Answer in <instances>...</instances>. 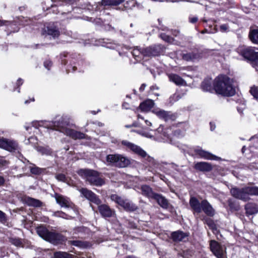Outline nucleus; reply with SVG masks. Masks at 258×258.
<instances>
[{
  "label": "nucleus",
  "mask_w": 258,
  "mask_h": 258,
  "mask_svg": "<svg viewBox=\"0 0 258 258\" xmlns=\"http://www.w3.org/2000/svg\"><path fill=\"white\" fill-rule=\"evenodd\" d=\"M68 125L69 121L66 117L57 116L54 120L52 121L47 120L33 121L30 124L26 125L25 128L28 131L29 130H31L33 127L37 129L39 126H43L59 131L74 140L87 139V136L85 134L68 128L67 127Z\"/></svg>",
  "instance_id": "f257e3e1"
},
{
  "label": "nucleus",
  "mask_w": 258,
  "mask_h": 258,
  "mask_svg": "<svg viewBox=\"0 0 258 258\" xmlns=\"http://www.w3.org/2000/svg\"><path fill=\"white\" fill-rule=\"evenodd\" d=\"M233 80L225 75H219L214 82V88L217 94L223 96H232L235 93L233 85Z\"/></svg>",
  "instance_id": "f03ea898"
},
{
  "label": "nucleus",
  "mask_w": 258,
  "mask_h": 258,
  "mask_svg": "<svg viewBox=\"0 0 258 258\" xmlns=\"http://www.w3.org/2000/svg\"><path fill=\"white\" fill-rule=\"evenodd\" d=\"M78 173L91 185L100 186L105 184L104 180L99 176V173L96 171L81 169L78 170Z\"/></svg>",
  "instance_id": "7ed1b4c3"
},
{
  "label": "nucleus",
  "mask_w": 258,
  "mask_h": 258,
  "mask_svg": "<svg viewBox=\"0 0 258 258\" xmlns=\"http://www.w3.org/2000/svg\"><path fill=\"white\" fill-rule=\"evenodd\" d=\"M36 232L42 239L54 244L64 240V237L62 235L54 231H50L43 226L37 227Z\"/></svg>",
  "instance_id": "20e7f679"
},
{
  "label": "nucleus",
  "mask_w": 258,
  "mask_h": 258,
  "mask_svg": "<svg viewBox=\"0 0 258 258\" xmlns=\"http://www.w3.org/2000/svg\"><path fill=\"white\" fill-rule=\"evenodd\" d=\"M106 159L109 164L119 168L127 167L131 164L128 158L120 154H110L106 156Z\"/></svg>",
  "instance_id": "39448f33"
},
{
  "label": "nucleus",
  "mask_w": 258,
  "mask_h": 258,
  "mask_svg": "<svg viewBox=\"0 0 258 258\" xmlns=\"http://www.w3.org/2000/svg\"><path fill=\"white\" fill-rule=\"evenodd\" d=\"M202 210L210 217H213L215 214V210L207 201H203L200 203L199 201L195 198V211L200 212Z\"/></svg>",
  "instance_id": "423d86ee"
},
{
  "label": "nucleus",
  "mask_w": 258,
  "mask_h": 258,
  "mask_svg": "<svg viewBox=\"0 0 258 258\" xmlns=\"http://www.w3.org/2000/svg\"><path fill=\"white\" fill-rule=\"evenodd\" d=\"M110 198L127 211L133 212L138 209L137 206L133 202L128 200H124L116 195H112Z\"/></svg>",
  "instance_id": "0eeeda50"
},
{
  "label": "nucleus",
  "mask_w": 258,
  "mask_h": 258,
  "mask_svg": "<svg viewBox=\"0 0 258 258\" xmlns=\"http://www.w3.org/2000/svg\"><path fill=\"white\" fill-rule=\"evenodd\" d=\"M165 50L163 45L160 44L152 45L144 48V55L147 57L158 56L162 54Z\"/></svg>",
  "instance_id": "6e6552de"
},
{
  "label": "nucleus",
  "mask_w": 258,
  "mask_h": 258,
  "mask_svg": "<svg viewBox=\"0 0 258 258\" xmlns=\"http://www.w3.org/2000/svg\"><path fill=\"white\" fill-rule=\"evenodd\" d=\"M210 247L211 251L217 258H224L225 251L218 242L211 240L210 241Z\"/></svg>",
  "instance_id": "1a4fd4ad"
},
{
  "label": "nucleus",
  "mask_w": 258,
  "mask_h": 258,
  "mask_svg": "<svg viewBox=\"0 0 258 258\" xmlns=\"http://www.w3.org/2000/svg\"><path fill=\"white\" fill-rule=\"evenodd\" d=\"M121 144L122 145L131 150L134 153L144 158L147 156V154L146 151L137 145H135L126 140L122 141L121 142Z\"/></svg>",
  "instance_id": "9d476101"
},
{
  "label": "nucleus",
  "mask_w": 258,
  "mask_h": 258,
  "mask_svg": "<svg viewBox=\"0 0 258 258\" xmlns=\"http://www.w3.org/2000/svg\"><path fill=\"white\" fill-rule=\"evenodd\" d=\"M231 195L236 199L241 200L243 201H247L249 200V197H247L245 190V187L239 188L237 187H233L230 189Z\"/></svg>",
  "instance_id": "9b49d317"
},
{
  "label": "nucleus",
  "mask_w": 258,
  "mask_h": 258,
  "mask_svg": "<svg viewBox=\"0 0 258 258\" xmlns=\"http://www.w3.org/2000/svg\"><path fill=\"white\" fill-rule=\"evenodd\" d=\"M81 194L90 202L99 205L101 204V200L99 199L98 196L87 188H83L80 190Z\"/></svg>",
  "instance_id": "f8f14e48"
},
{
  "label": "nucleus",
  "mask_w": 258,
  "mask_h": 258,
  "mask_svg": "<svg viewBox=\"0 0 258 258\" xmlns=\"http://www.w3.org/2000/svg\"><path fill=\"white\" fill-rule=\"evenodd\" d=\"M153 112L160 118L164 119L165 121L174 120L176 116L171 112L166 111L160 109H155Z\"/></svg>",
  "instance_id": "ddd939ff"
},
{
  "label": "nucleus",
  "mask_w": 258,
  "mask_h": 258,
  "mask_svg": "<svg viewBox=\"0 0 258 258\" xmlns=\"http://www.w3.org/2000/svg\"><path fill=\"white\" fill-rule=\"evenodd\" d=\"M241 54L245 59L254 63L258 52H255L252 48L246 47L241 50Z\"/></svg>",
  "instance_id": "4468645a"
},
{
  "label": "nucleus",
  "mask_w": 258,
  "mask_h": 258,
  "mask_svg": "<svg viewBox=\"0 0 258 258\" xmlns=\"http://www.w3.org/2000/svg\"><path fill=\"white\" fill-rule=\"evenodd\" d=\"M195 153H196V155L205 159L211 160H219L221 159L220 157L201 149H195Z\"/></svg>",
  "instance_id": "2eb2a0df"
},
{
  "label": "nucleus",
  "mask_w": 258,
  "mask_h": 258,
  "mask_svg": "<svg viewBox=\"0 0 258 258\" xmlns=\"http://www.w3.org/2000/svg\"><path fill=\"white\" fill-rule=\"evenodd\" d=\"M0 147L12 152L17 149V144L14 141L2 138L0 139Z\"/></svg>",
  "instance_id": "dca6fc26"
},
{
  "label": "nucleus",
  "mask_w": 258,
  "mask_h": 258,
  "mask_svg": "<svg viewBox=\"0 0 258 258\" xmlns=\"http://www.w3.org/2000/svg\"><path fill=\"white\" fill-rule=\"evenodd\" d=\"M41 34L42 35L46 36L47 35L51 36L55 38L58 37L59 35V31L56 27L53 26H49L45 27L42 30Z\"/></svg>",
  "instance_id": "f3484780"
},
{
  "label": "nucleus",
  "mask_w": 258,
  "mask_h": 258,
  "mask_svg": "<svg viewBox=\"0 0 258 258\" xmlns=\"http://www.w3.org/2000/svg\"><path fill=\"white\" fill-rule=\"evenodd\" d=\"M98 210L100 214L103 217H111L115 214V211L105 204H99L98 205Z\"/></svg>",
  "instance_id": "a211bd4d"
},
{
  "label": "nucleus",
  "mask_w": 258,
  "mask_h": 258,
  "mask_svg": "<svg viewBox=\"0 0 258 258\" xmlns=\"http://www.w3.org/2000/svg\"><path fill=\"white\" fill-rule=\"evenodd\" d=\"M55 199L56 203L59 205L61 207L72 208L73 204L69 198L63 197L60 195L55 194Z\"/></svg>",
  "instance_id": "6ab92c4d"
},
{
  "label": "nucleus",
  "mask_w": 258,
  "mask_h": 258,
  "mask_svg": "<svg viewBox=\"0 0 258 258\" xmlns=\"http://www.w3.org/2000/svg\"><path fill=\"white\" fill-rule=\"evenodd\" d=\"M153 199L156 201L157 203L163 209H167L168 208L169 203L168 201L163 196L156 194Z\"/></svg>",
  "instance_id": "aec40b11"
},
{
  "label": "nucleus",
  "mask_w": 258,
  "mask_h": 258,
  "mask_svg": "<svg viewBox=\"0 0 258 258\" xmlns=\"http://www.w3.org/2000/svg\"><path fill=\"white\" fill-rule=\"evenodd\" d=\"M195 168L197 169L204 172H209L212 170V166L210 163L205 162H201L197 163L195 165Z\"/></svg>",
  "instance_id": "412c9836"
},
{
  "label": "nucleus",
  "mask_w": 258,
  "mask_h": 258,
  "mask_svg": "<svg viewBox=\"0 0 258 258\" xmlns=\"http://www.w3.org/2000/svg\"><path fill=\"white\" fill-rule=\"evenodd\" d=\"M23 200L24 202L29 206L40 207L42 205V203L40 201L29 197H25Z\"/></svg>",
  "instance_id": "4be33fe9"
},
{
  "label": "nucleus",
  "mask_w": 258,
  "mask_h": 258,
  "mask_svg": "<svg viewBox=\"0 0 258 258\" xmlns=\"http://www.w3.org/2000/svg\"><path fill=\"white\" fill-rule=\"evenodd\" d=\"M247 215H252L258 213V207L255 204L249 203L245 206Z\"/></svg>",
  "instance_id": "5701e85b"
},
{
  "label": "nucleus",
  "mask_w": 258,
  "mask_h": 258,
  "mask_svg": "<svg viewBox=\"0 0 258 258\" xmlns=\"http://www.w3.org/2000/svg\"><path fill=\"white\" fill-rule=\"evenodd\" d=\"M187 236L186 233L181 231L173 232L171 234L172 239L175 242L181 241L186 238Z\"/></svg>",
  "instance_id": "b1692460"
},
{
  "label": "nucleus",
  "mask_w": 258,
  "mask_h": 258,
  "mask_svg": "<svg viewBox=\"0 0 258 258\" xmlns=\"http://www.w3.org/2000/svg\"><path fill=\"white\" fill-rule=\"evenodd\" d=\"M154 105V102L152 100L148 99L141 103L139 107L143 111H148L153 107Z\"/></svg>",
  "instance_id": "393cba45"
},
{
  "label": "nucleus",
  "mask_w": 258,
  "mask_h": 258,
  "mask_svg": "<svg viewBox=\"0 0 258 258\" xmlns=\"http://www.w3.org/2000/svg\"><path fill=\"white\" fill-rule=\"evenodd\" d=\"M141 191L143 195L149 198L153 199L156 193L153 191L152 188L148 185H144L141 186Z\"/></svg>",
  "instance_id": "a878e982"
},
{
  "label": "nucleus",
  "mask_w": 258,
  "mask_h": 258,
  "mask_svg": "<svg viewBox=\"0 0 258 258\" xmlns=\"http://www.w3.org/2000/svg\"><path fill=\"white\" fill-rule=\"evenodd\" d=\"M170 81L173 82L177 85H184L186 83L184 80L180 76L176 74H170L168 76Z\"/></svg>",
  "instance_id": "bb28decb"
},
{
  "label": "nucleus",
  "mask_w": 258,
  "mask_h": 258,
  "mask_svg": "<svg viewBox=\"0 0 258 258\" xmlns=\"http://www.w3.org/2000/svg\"><path fill=\"white\" fill-rule=\"evenodd\" d=\"M36 150L42 155L50 156L52 154V150L49 147L39 146Z\"/></svg>",
  "instance_id": "cd10ccee"
},
{
  "label": "nucleus",
  "mask_w": 258,
  "mask_h": 258,
  "mask_svg": "<svg viewBox=\"0 0 258 258\" xmlns=\"http://www.w3.org/2000/svg\"><path fill=\"white\" fill-rule=\"evenodd\" d=\"M212 81L211 79L205 80L202 83V88L205 91H211L212 90Z\"/></svg>",
  "instance_id": "c85d7f7f"
},
{
  "label": "nucleus",
  "mask_w": 258,
  "mask_h": 258,
  "mask_svg": "<svg viewBox=\"0 0 258 258\" xmlns=\"http://www.w3.org/2000/svg\"><path fill=\"white\" fill-rule=\"evenodd\" d=\"M144 51V48H141L140 47H137L133 50L132 54L135 58L137 59V58H141L142 56L146 57L144 55V53L143 52Z\"/></svg>",
  "instance_id": "c756f323"
},
{
  "label": "nucleus",
  "mask_w": 258,
  "mask_h": 258,
  "mask_svg": "<svg viewBox=\"0 0 258 258\" xmlns=\"http://www.w3.org/2000/svg\"><path fill=\"white\" fill-rule=\"evenodd\" d=\"M245 190L247 197L251 196H258V187L257 186H247L245 187Z\"/></svg>",
  "instance_id": "7c9ffc66"
},
{
  "label": "nucleus",
  "mask_w": 258,
  "mask_h": 258,
  "mask_svg": "<svg viewBox=\"0 0 258 258\" xmlns=\"http://www.w3.org/2000/svg\"><path fill=\"white\" fill-rule=\"evenodd\" d=\"M68 242L71 245L81 248L86 247L88 246V243L86 242L81 240H69Z\"/></svg>",
  "instance_id": "2f4dec72"
},
{
  "label": "nucleus",
  "mask_w": 258,
  "mask_h": 258,
  "mask_svg": "<svg viewBox=\"0 0 258 258\" xmlns=\"http://www.w3.org/2000/svg\"><path fill=\"white\" fill-rule=\"evenodd\" d=\"M249 37L253 43L258 44V30L254 29L251 30L249 32Z\"/></svg>",
  "instance_id": "473e14b6"
},
{
  "label": "nucleus",
  "mask_w": 258,
  "mask_h": 258,
  "mask_svg": "<svg viewBox=\"0 0 258 258\" xmlns=\"http://www.w3.org/2000/svg\"><path fill=\"white\" fill-rule=\"evenodd\" d=\"M124 0H102V5L104 6L118 5Z\"/></svg>",
  "instance_id": "72a5a7b5"
},
{
  "label": "nucleus",
  "mask_w": 258,
  "mask_h": 258,
  "mask_svg": "<svg viewBox=\"0 0 258 258\" xmlns=\"http://www.w3.org/2000/svg\"><path fill=\"white\" fill-rule=\"evenodd\" d=\"M54 258H71V255L67 252H56L54 254Z\"/></svg>",
  "instance_id": "f704fd0d"
},
{
  "label": "nucleus",
  "mask_w": 258,
  "mask_h": 258,
  "mask_svg": "<svg viewBox=\"0 0 258 258\" xmlns=\"http://www.w3.org/2000/svg\"><path fill=\"white\" fill-rule=\"evenodd\" d=\"M30 172L32 174L35 175H39L41 174L43 171V169L39 168L35 165L30 167Z\"/></svg>",
  "instance_id": "c9c22d12"
},
{
  "label": "nucleus",
  "mask_w": 258,
  "mask_h": 258,
  "mask_svg": "<svg viewBox=\"0 0 258 258\" xmlns=\"http://www.w3.org/2000/svg\"><path fill=\"white\" fill-rule=\"evenodd\" d=\"M160 36L162 39L166 42L171 43L173 41V38L165 33H161Z\"/></svg>",
  "instance_id": "e433bc0d"
},
{
  "label": "nucleus",
  "mask_w": 258,
  "mask_h": 258,
  "mask_svg": "<svg viewBox=\"0 0 258 258\" xmlns=\"http://www.w3.org/2000/svg\"><path fill=\"white\" fill-rule=\"evenodd\" d=\"M137 4V2L136 0H128L126 2L125 7L128 9H132L135 7Z\"/></svg>",
  "instance_id": "4c0bfd02"
},
{
  "label": "nucleus",
  "mask_w": 258,
  "mask_h": 258,
  "mask_svg": "<svg viewBox=\"0 0 258 258\" xmlns=\"http://www.w3.org/2000/svg\"><path fill=\"white\" fill-rule=\"evenodd\" d=\"M250 92L254 98L258 99V88L257 87H251L250 90Z\"/></svg>",
  "instance_id": "58836bf2"
},
{
  "label": "nucleus",
  "mask_w": 258,
  "mask_h": 258,
  "mask_svg": "<svg viewBox=\"0 0 258 258\" xmlns=\"http://www.w3.org/2000/svg\"><path fill=\"white\" fill-rule=\"evenodd\" d=\"M9 164L8 161L3 157H0V167L5 168Z\"/></svg>",
  "instance_id": "ea45409f"
},
{
  "label": "nucleus",
  "mask_w": 258,
  "mask_h": 258,
  "mask_svg": "<svg viewBox=\"0 0 258 258\" xmlns=\"http://www.w3.org/2000/svg\"><path fill=\"white\" fill-rule=\"evenodd\" d=\"M11 241L12 244L17 246H19L22 244L21 240L18 238H12Z\"/></svg>",
  "instance_id": "a19ab883"
},
{
  "label": "nucleus",
  "mask_w": 258,
  "mask_h": 258,
  "mask_svg": "<svg viewBox=\"0 0 258 258\" xmlns=\"http://www.w3.org/2000/svg\"><path fill=\"white\" fill-rule=\"evenodd\" d=\"M56 178L60 181H65L66 180V176L64 174L62 173H59L55 176Z\"/></svg>",
  "instance_id": "79ce46f5"
},
{
  "label": "nucleus",
  "mask_w": 258,
  "mask_h": 258,
  "mask_svg": "<svg viewBox=\"0 0 258 258\" xmlns=\"http://www.w3.org/2000/svg\"><path fill=\"white\" fill-rule=\"evenodd\" d=\"M207 223L209 226L210 227V228L212 229L213 230L216 229V225L214 224L212 220H209L207 221Z\"/></svg>",
  "instance_id": "37998d69"
},
{
  "label": "nucleus",
  "mask_w": 258,
  "mask_h": 258,
  "mask_svg": "<svg viewBox=\"0 0 258 258\" xmlns=\"http://www.w3.org/2000/svg\"><path fill=\"white\" fill-rule=\"evenodd\" d=\"M192 55L190 53L184 54L183 55V59L187 61H189L192 59Z\"/></svg>",
  "instance_id": "c03bdc74"
},
{
  "label": "nucleus",
  "mask_w": 258,
  "mask_h": 258,
  "mask_svg": "<svg viewBox=\"0 0 258 258\" xmlns=\"http://www.w3.org/2000/svg\"><path fill=\"white\" fill-rule=\"evenodd\" d=\"M36 141V139L35 137H31L25 141V144H29V143L35 144Z\"/></svg>",
  "instance_id": "a18cd8bd"
},
{
  "label": "nucleus",
  "mask_w": 258,
  "mask_h": 258,
  "mask_svg": "<svg viewBox=\"0 0 258 258\" xmlns=\"http://www.w3.org/2000/svg\"><path fill=\"white\" fill-rule=\"evenodd\" d=\"M51 65H52V62L50 60H46L44 62V66L48 70H49L50 69V68L51 67Z\"/></svg>",
  "instance_id": "49530a36"
},
{
  "label": "nucleus",
  "mask_w": 258,
  "mask_h": 258,
  "mask_svg": "<svg viewBox=\"0 0 258 258\" xmlns=\"http://www.w3.org/2000/svg\"><path fill=\"white\" fill-rule=\"evenodd\" d=\"M6 220V217L5 214L2 211H0V221L3 222H5Z\"/></svg>",
  "instance_id": "de8ad7c7"
},
{
  "label": "nucleus",
  "mask_w": 258,
  "mask_h": 258,
  "mask_svg": "<svg viewBox=\"0 0 258 258\" xmlns=\"http://www.w3.org/2000/svg\"><path fill=\"white\" fill-rule=\"evenodd\" d=\"M228 29V26L227 24H223L220 27V31L222 32L226 31Z\"/></svg>",
  "instance_id": "09e8293b"
},
{
  "label": "nucleus",
  "mask_w": 258,
  "mask_h": 258,
  "mask_svg": "<svg viewBox=\"0 0 258 258\" xmlns=\"http://www.w3.org/2000/svg\"><path fill=\"white\" fill-rule=\"evenodd\" d=\"M180 98V97L179 96V95L178 94H174L173 96L170 98V99L173 100L175 101L178 100Z\"/></svg>",
  "instance_id": "8fccbe9b"
},
{
  "label": "nucleus",
  "mask_w": 258,
  "mask_h": 258,
  "mask_svg": "<svg viewBox=\"0 0 258 258\" xmlns=\"http://www.w3.org/2000/svg\"><path fill=\"white\" fill-rule=\"evenodd\" d=\"M142 135L148 138H152L153 137V136L151 135L149 133L146 132L142 133Z\"/></svg>",
  "instance_id": "3c124183"
},
{
  "label": "nucleus",
  "mask_w": 258,
  "mask_h": 258,
  "mask_svg": "<svg viewBox=\"0 0 258 258\" xmlns=\"http://www.w3.org/2000/svg\"><path fill=\"white\" fill-rule=\"evenodd\" d=\"M55 215L61 217H64L63 216L66 215L65 213L62 212H57L55 213Z\"/></svg>",
  "instance_id": "603ef678"
},
{
  "label": "nucleus",
  "mask_w": 258,
  "mask_h": 258,
  "mask_svg": "<svg viewBox=\"0 0 258 258\" xmlns=\"http://www.w3.org/2000/svg\"><path fill=\"white\" fill-rule=\"evenodd\" d=\"M210 130L211 131H213L216 128V125L215 123L213 122L210 123Z\"/></svg>",
  "instance_id": "864d4df0"
},
{
  "label": "nucleus",
  "mask_w": 258,
  "mask_h": 258,
  "mask_svg": "<svg viewBox=\"0 0 258 258\" xmlns=\"http://www.w3.org/2000/svg\"><path fill=\"white\" fill-rule=\"evenodd\" d=\"M189 203H190V207H191V208H192L194 209V197H193L191 196L190 199Z\"/></svg>",
  "instance_id": "5fc2aeb1"
},
{
  "label": "nucleus",
  "mask_w": 258,
  "mask_h": 258,
  "mask_svg": "<svg viewBox=\"0 0 258 258\" xmlns=\"http://www.w3.org/2000/svg\"><path fill=\"white\" fill-rule=\"evenodd\" d=\"M5 180L3 176H0V186L3 185L5 183Z\"/></svg>",
  "instance_id": "6e6d98bb"
},
{
  "label": "nucleus",
  "mask_w": 258,
  "mask_h": 258,
  "mask_svg": "<svg viewBox=\"0 0 258 258\" xmlns=\"http://www.w3.org/2000/svg\"><path fill=\"white\" fill-rule=\"evenodd\" d=\"M172 34L174 36H177L178 35V34H179V32L178 30H172Z\"/></svg>",
  "instance_id": "4d7b16f0"
},
{
  "label": "nucleus",
  "mask_w": 258,
  "mask_h": 258,
  "mask_svg": "<svg viewBox=\"0 0 258 258\" xmlns=\"http://www.w3.org/2000/svg\"><path fill=\"white\" fill-rule=\"evenodd\" d=\"M146 86V85L145 84H143L140 88V91L141 92L145 90Z\"/></svg>",
  "instance_id": "13d9d810"
},
{
  "label": "nucleus",
  "mask_w": 258,
  "mask_h": 258,
  "mask_svg": "<svg viewBox=\"0 0 258 258\" xmlns=\"http://www.w3.org/2000/svg\"><path fill=\"white\" fill-rule=\"evenodd\" d=\"M23 83V80L21 79V78H19L17 81V84L19 86L22 85Z\"/></svg>",
  "instance_id": "bf43d9fd"
},
{
  "label": "nucleus",
  "mask_w": 258,
  "mask_h": 258,
  "mask_svg": "<svg viewBox=\"0 0 258 258\" xmlns=\"http://www.w3.org/2000/svg\"><path fill=\"white\" fill-rule=\"evenodd\" d=\"M163 128L162 127H159L157 130L156 131L155 135L157 136V133H159L160 132H162Z\"/></svg>",
  "instance_id": "052dcab7"
},
{
  "label": "nucleus",
  "mask_w": 258,
  "mask_h": 258,
  "mask_svg": "<svg viewBox=\"0 0 258 258\" xmlns=\"http://www.w3.org/2000/svg\"><path fill=\"white\" fill-rule=\"evenodd\" d=\"M145 123H146L147 125H148V126H151L152 125V123L149 120H145Z\"/></svg>",
  "instance_id": "680f3d73"
},
{
  "label": "nucleus",
  "mask_w": 258,
  "mask_h": 258,
  "mask_svg": "<svg viewBox=\"0 0 258 258\" xmlns=\"http://www.w3.org/2000/svg\"><path fill=\"white\" fill-rule=\"evenodd\" d=\"M150 89L151 90H154L155 89H158V88L156 86H152L150 87Z\"/></svg>",
  "instance_id": "e2e57ef3"
},
{
  "label": "nucleus",
  "mask_w": 258,
  "mask_h": 258,
  "mask_svg": "<svg viewBox=\"0 0 258 258\" xmlns=\"http://www.w3.org/2000/svg\"><path fill=\"white\" fill-rule=\"evenodd\" d=\"M125 258H136V257L133 255H128L126 256Z\"/></svg>",
  "instance_id": "0e129e2a"
},
{
  "label": "nucleus",
  "mask_w": 258,
  "mask_h": 258,
  "mask_svg": "<svg viewBox=\"0 0 258 258\" xmlns=\"http://www.w3.org/2000/svg\"><path fill=\"white\" fill-rule=\"evenodd\" d=\"M189 22L191 23H194V18H189Z\"/></svg>",
  "instance_id": "69168bd1"
},
{
  "label": "nucleus",
  "mask_w": 258,
  "mask_h": 258,
  "mask_svg": "<svg viewBox=\"0 0 258 258\" xmlns=\"http://www.w3.org/2000/svg\"><path fill=\"white\" fill-rule=\"evenodd\" d=\"M161 29H162V30L163 31H166L167 30V28L166 27H164L163 28H161Z\"/></svg>",
  "instance_id": "338daca9"
},
{
  "label": "nucleus",
  "mask_w": 258,
  "mask_h": 258,
  "mask_svg": "<svg viewBox=\"0 0 258 258\" xmlns=\"http://www.w3.org/2000/svg\"><path fill=\"white\" fill-rule=\"evenodd\" d=\"M134 126V125H133H133H126L125 126V127H126V128H130V127H132V126Z\"/></svg>",
  "instance_id": "774afa93"
}]
</instances>
